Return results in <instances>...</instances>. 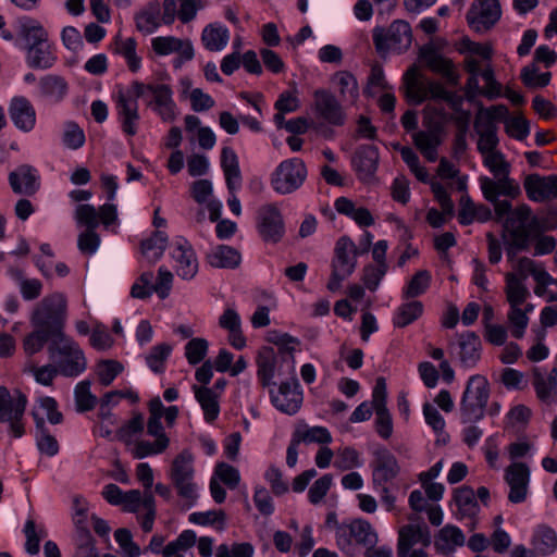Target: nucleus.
Here are the masks:
<instances>
[{
	"instance_id": "f257e3e1",
	"label": "nucleus",
	"mask_w": 557,
	"mask_h": 557,
	"mask_svg": "<svg viewBox=\"0 0 557 557\" xmlns=\"http://www.w3.org/2000/svg\"><path fill=\"white\" fill-rule=\"evenodd\" d=\"M149 91L152 100L148 103L163 122H173L177 115V107L173 99V91L165 84H144L138 81L129 86L116 85L112 94L117 121L123 133L135 136L139 125L138 99Z\"/></svg>"
},
{
	"instance_id": "f03ea898",
	"label": "nucleus",
	"mask_w": 557,
	"mask_h": 557,
	"mask_svg": "<svg viewBox=\"0 0 557 557\" xmlns=\"http://www.w3.org/2000/svg\"><path fill=\"white\" fill-rule=\"evenodd\" d=\"M67 317V299L62 293H53L42 298L35 307L30 323L34 327L52 333V339L64 335Z\"/></svg>"
},
{
	"instance_id": "7ed1b4c3",
	"label": "nucleus",
	"mask_w": 557,
	"mask_h": 557,
	"mask_svg": "<svg viewBox=\"0 0 557 557\" xmlns=\"http://www.w3.org/2000/svg\"><path fill=\"white\" fill-rule=\"evenodd\" d=\"M48 351L59 372L76 377L87 369V360L78 344L67 335H61L49 343Z\"/></svg>"
},
{
	"instance_id": "20e7f679",
	"label": "nucleus",
	"mask_w": 557,
	"mask_h": 557,
	"mask_svg": "<svg viewBox=\"0 0 557 557\" xmlns=\"http://www.w3.org/2000/svg\"><path fill=\"white\" fill-rule=\"evenodd\" d=\"M406 96L416 104L431 99L433 101L432 104L437 109H443L441 102L448 103L451 109H457L461 103V98L456 92L445 89L444 86L437 82L421 81L417 77L414 70L408 72Z\"/></svg>"
},
{
	"instance_id": "39448f33",
	"label": "nucleus",
	"mask_w": 557,
	"mask_h": 557,
	"mask_svg": "<svg viewBox=\"0 0 557 557\" xmlns=\"http://www.w3.org/2000/svg\"><path fill=\"white\" fill-rule=\"evenodd\" d=\"M169 478L186 506L188 508L195 506L199 498V485L194 480V456L189 450L185 449L174 457Z\"/></svg>"
},
{
	"instance_id": "423d86ee",
	"label": "nucleus",
	"mask_w": 557,
	"mask_h": 557,
	"mask_svg": "<svg viewBox=\"0 0 557 557\" xmlns=\"http://www.w3.org/2000/svg\"><path fill=\"white\" fill-rule=\"evenodd\" d=\"M448 112L444 109H437L434 104H428L425 108L426 129L416 132L412 136L414 145L431 162L437 160V147L442 143V125L448 120Z\"/></svg>"
},
{
	"instance_id": "0eeeda50",
	"label": "nucleus",
	"mask_w": 557,
	"mask_h": 557,
	"mask_svg": "<svg viewBox=\"0 0 557 557\" xmlns=\"http://www.w3.org/2000/svg\"><path fill=\"white\" fill-rule=\"evenodd\" d=\"M490 398V383L481 374L471 375L466 384L460 400V418L462 423L481 420L485 414Z\"/></svg>"
},
{
	"instance_id": "6e6552de",
	"label": "nucleus",
	"mask_w": 557,
	"mask_h": 557,
	"mask_svg": "<svg viewBox=\"0 0 557 557\" xmlns=\"http://www.w3.org/2000/svg\"><path fill=\"white\" fill-rule=\"evenodd\" d=\"M335 540L337 547L347 556L355 557L357 545L375 546L379 537L372 525L361 519L343 522L336 525Z\"/></svg>"
},
{
	"instance_id": "1a4fd4ad",
	"label": "nucleus",
	"mask_w": 557,
	"mask_h": 557,
	"mask_svg": "<svg viewBox=\"0 0 557 557\" xmlns=\"http://www.w3.org/2000/svg\"><path fill=\"white\" fill-rule=\"evenodd\" d=\"M307 166L299 158L283 160L270 175L272 189L280 195H289L299 189L307 178Z\"/></svg>"
},
{
	"instance_id": "9d476101",
	"label": "nucleus",
	"mask_w": 557,
	"mask_h": 557,
	"mask_svg": "<svg viewBox=\"0 0 557 557\" xmlns=\"http://www.w3.org/2000/svg\"><path fill=\"white\" fill-rule=\"evenodd\" d=\"M357 257L358 250L355 243L348 237H341L335 246L332 273L326 285L330 292H337L342 282L354 273L357 267Z\"/></svg>"
},
{
	"instance_id": "9b49d317",
	"label": "nucleus",
	"mask_w": 557,
	"mask_h": 557,
	"mask_svg": "<svg viewBox=\"0 0 557 557\" xmlns=\"http://www.w3.org/2000/svg\"><path fill=\"white\" fill-rule=\"evenodd\" d=\"M372 37L375 49L382 54L405 52L412 42L411 27L403 20L394 21L387 29L375 27Z\"/></svg>"
},
{
	"instance_id": "f8f14e48",
	"label": "nucleus",
	"mask_w": 557,
	"mask_h": 557,
	"mask_svg": "<svg viewBox=\"0 0 557 557\" xmlns=\"http://www.w3.org/2000/svg\"><path fill=\"white\" fill-rule=\"evenodd\" d=\"M26 396L15 391L13 394L7 387L0 386V422H8L14 437L24 434L22 419L26 408Z\"/></svg>"
},
{
	"instance_id": "ddd939ff",
	"label": "nucleus",
	"mask_w": 557,
	"mask_h": 557,
	"mask_svg": "<svg viewBox=\"0 0 557 557\" xmlns=\"http://www.w3.org/2000/svg\"><path fill=\"white\" fill-rule=\"evenodd\" d=\"M147 434L154 437L153 442L139 440L133 443L131 454L135 459H144L150 456L163 454L170 446V437L159 418H149L147 422Z\"/></svg>"
},
{
	"instance_id": "4468645a",
	"label": "nucleus",
	"mask_w": 557,
	"mask_h": 557,
	"mask_svg": "<svg viewBox=\"0 0 557 557\" xmlns=\"http://www.w3.org/2000/svg\"><path fill=\"white\" fill-rule=\"evenodd\" d=\"M257 230L267 243L276 244L283 238L285 224L281 209L276 203H267L258 209Z\"/></svg>"
},
{
	"instance_id": "2eb2a0df",
	"label": "nucleus",
	"mask_w": 557,
	"mask_h": 557,
	"mask_svg": "<svg viewBox=\"0 0 557 557\" xmlns=\"http://www.w3.org/2000/svg\"><path fill=\"white\" fill-rule=\"evenodd\" d=\"M171 258L176 274L191 280L198 272V259L191 244L184 237H175L171 244Z\"/></svg>"
},
{
	"instance_id": "dca6fc26",
	"label": "nucleus",
	"mask_w": 557,
	"mask_h": 557,
	"mask_svg": "<svg viewBox=\"0 0 557 557\" xmlns=\"http://www.w3.org/2000/svg\"><path fill=\"white\" fill-rule=\"evenodd\" d=\"M373 486H384L400 473L397 458L387 448L381 447L373 451L370 462Z\"/></svg>"
},
{
	"instance_id": "f3484780",
	"label": "nucleus",
	"mask_w": 557,
	"mask_h": 557,
	"mask_svg": "<svg viewBox=\"0 0 557 557\" xmlns=\"http://www.w3.org/2000/svg\"><path fill=\"white\" fill-rule=\"evenodd\" d=\"M313 100L314 111L319 119L333 126L345 124L347 115L335 95L326 89H317Z\"/></svg>"
},
{
	"instance_id": "a211bd4d",
	"label": "nucleus",
	"mask_w": 557,
	"mask_h": 557,
	"mask_svg": "<svg viewBox=\"0 0 557 557\" xmlns=\"http://www.w3.org/2000/svg\"><path fill=\"white\" fill-rule=\"evenodd\" d=\"M409 520L411 523L401 527L398 531L397 557H408L416 545L428 547L431 544L429 527L423 522L414 523V516H410Z\"/></svg>"
},
{
	"instance_id": "6ab92c4d",
	"label": "nucleus",
	"mask_w": 557,
	"mask_h": 557,
	"mask_svg": "<svg viewBox=\"0 0 557 557\" xmlns=\"http://www.w3.org/2000/svg\"><path fill=\"white\" fill-rule=\"evenodd\" d=\"M75 220L87 230L95 231L100 222L109 227L117 220V209L114 203H104L99 211L91 205H78L75 209Z\"/></svg>"
},
{
	"instance_id": "aec40b11",
	"label": "nucleus",
	"mask_w": 557,
	"mask_h": 557,
	"mask_svg": "<svg viewBox=\"0 0 557 557\" xmlns=\"http://www.w3.org/2000/svg\"><path fill=\"white\" fill-rule=\"evenodd\" d=\"M504 481L509 487L508 500L512 504L523 503L529 493L530 469L523 462H512L505 469Z\"/></svg>"
},
{
	"instance_id": "412c9836",
	"label": "nucleus",
	"mask_w": 557,
	"mask_h": 557,
	"mask_svg": "<svg viewBox=\"0 0 557 557\" xmlns=\"http://www.w3.org/2000/svg\"><path fill=\"white\" fill-rule=\"evenodd\" d=\"M498 0H474L467 13L469 25L476 32L491 28L500 17Z\"/></svg>"
},
{
	"instance_id": "4be33fe9",
	"label": "nucleus",
	"mask_w": 557,
	"mask_h": 557,
	"mask_svg": "<svg viewBox=\"0 0 557 557\" xmlns=\"http://www.w3.org/2000/svg\"><path fill=\"white\" fill-rule=\"evenodd\" d=\"M271 403L281 412L295 414L302 403V392L299 382L293 379L282 382L276 392L271 391Z\"/></svg>"
},
{
	"instance_id": "5701e85b",
	"label": "nucleus",
	"mask_w": 557,
	"mask_h": 557,
	"mask_svg": "<svg viewBox=\"0 0 557 557\" xmlns=\"http://www.w3.org/2000/svg\"><path fill=\"white\" fill-rule=\"evenodd\" d=\"M70 92V85L62 75L49 73L41 76L36 86L35 96L51 104L61 103Z\"/></svg>"
},
{
	"instance_id": "b1692460",
	"label": "nucleus",
	"mask_w": 557,
	"mask_h": 557,
	"mask_svg": "<svg viewBox=\"0 0 557 557\" xmlns=\"http://www.w3.org/2000/svg\"><path fill=\"white\" fill-rule=\"evenodd\" d=\"M351 165L358 180L369 185L375 181L379 165V149L372 145L360 146L352 156Z\"/></svg>"
},
{
	"instance_id": "393cba45",
	"label": "nucleus",
	"mask_w": 557,
	"mask_h": 557,
	"mask_svg": "<svg viewBox=\"0 0 557 557\" xmlns=\"http://www.w3.org/2000/svg\"><path fill=\"white\" fill-rule=\"evenodd\" d=\"M9 183L15 194L32 196L40 187V175L33 165L21 164L9 174Z\"/></svg>"
},
{
	"instance_id": "a878e982",
	"label": "nucleus",
	"mask_w": 557,
	"mask_h": 557,
	"mask_svg": "<svg viewBox=\"0 0 557 557\" xmlns=\"http://www.w3.org/2000/svg\"><path fill=\"white\" fill-rule=\"evenodd\" d=\"M153 51L159 55L178 53L175 62L190 61L194 58V47L190 40L180 39L174 36H159L151 40Z\"/></svg>"
},
{
	"instance_id": "bb28decb",
	"label": "nucleus",
	"mask_w": 557,
	"mask_h": 557,
	"mask_svg": "<svg viewBox=\"0 0 557 557\" xmlns=\"http://www.w3.org/2000/svg\"><path fill=\"white\" fill-rule=\"evenodd\" d=\"M9 115L14 126L24 133H29L36 125V110L32 102L23 96L12 98Z\"/></svg>"
},
{
	"instance_id": "cd10ccee",
	"label": "nucleus",
	"mask_w": 557,
	"mask_h": 557,
	"mask_svg": "<svg viewBox=\"0 0 557 557\" xmlns=\"http://www.w3.org/2000/svg\"><path fill=\"white\" fill-rule=\"evenodd\" d=\"M454 499L457 507L456 518L458 520L469 519L467 527L474 530L478 525L480 506L473 490L466 486L460 487L455 492Z\"/></svg>"
},
{
	"instance_id": "c85d7f7f",
	"label": "nucleus",
	"mask_w": 557,
	"mask_h": 557,
	"mask_svg": "<svg viewBox=\"0 0 557 557\" xmlns=\"http://www.w3.org/2000/svg\"><path fill=\"white\" fill-rule=\"evenodd\" d=\"M524 188L528 197L536 202L557 198V175H530L525 178Z\"/></svg>"
},
{
	"instance_id": "c756f323",
	"label": "nucleus",
	"mask_w": 557,
	"mask_h": 557,
	"mask_svg": "<svg viewBox=\"0 0 557 557\" xmlns=\"http://www.w3.org/2000/svg\"><path fill=\"white\" fill-rule=\"evenodd\" d=\"M55 46L50 40L25 49V61L28 67L35 70H49L57 63Z\"/></svg>"
},
{
	"instance_id": "7c9ffc66",
	"label": "nucleus",
	"mask_w": 557,
	"mask_h": 557,
	"mask_svg": "<svg viewBox=\"0 0 557 557\" xmlns=\"http://www.w3.org/2000/svg\"><path fill=\"white\" fill-rule=\"evenodd\" d=\"M221 168L230 193H236L242 187V173L238 157L233 148L224 147L221 151Z\"/></svg>"
},
{
	"instance_id": "2f4dec72",
	"label": "nucleus",
	"mask_w": 557,
	"mask_h": 557,
	"mask_svg": "<svg viewBox=\"0 0 557 557\" xmlns=\"http://www.w3.org/2000/svg\"><path fill=\"white\" fill-rule=\"evenodd\" d=\"M458 356L462 368L475 367L481 357V341L473 332H467L459 337Z\"/></svg>"
},
{
	"instance_id": "473e14b6",
	"label": "nucleus",
	"mask_w": 557,
	"mask_h": 557,
	"mask_svg": "<svg viewBox=\"0 0 557 557\" xmlns=\"http://www.w3.org/2000/svg\"><path fill=\"white\" fill-rule=\"evenodd\" d=\"M207 261L216 269H236L242 262V255L234 247L218 245L209 250Z\"/></svg>"
},
{
	"instance_id": "72a5a7b5",
	"label": "nucleus",
	"mask_w": 557,
	"mask_h": 557,
	"mask_svg": "<svg viewBox=\"0 0 557 557\" xmlns=\"http://www.w3.org/2000/svg\"><path fill=\"white\" fill-rule=\"evenodd\" d=\"M196 400L199 403L205 420L209 423L215 421L220 414V393L206 386H194Z\"/></svg>"
},
{
	"instance_id": "f704fd0d",
	"label": "nucleus",
	"mask_w": 557,
	"mask_h": 557,
	"mask_svg": "<svg viewBox=\"0 0 557 557\" xmlns=\"http://www.w3.org/2000/svg\"><path fill=\"white\" fill-rule=\"evenodd\" d=\"M33 418L35 426H48L46 421L51 424H59L62 421V413L58 410V404L52 397H40L33 408Z\"/></svg>"
},
{
	"instance_id": "c9c22d12",
	"label": "nucleus",
	"mask_w": 557,
	"mask_h": 557,
	"mask_svg": "<svg viewBox=\"0 0 557 557\" xmlns=\"http://www.w3.org/2000/svg\"><path fill=\"white\" fill-rule=\"evenodd\" d=\"M534 388L537 397L546 405H557V370L547 374L534 373Z\"/></svg>"
},
{
	"instance_id": "e433bc0d",
	"label": "nucleus",
	"mask_w": 557,
	"mask_h": 557,
	"mask_svg": "<svg viewBox=\"0 0 557 557\" xmlns=\"http://www.w3.org/2000/svg\"><path fill=\"white\" fill-rule=\"evenodd\" d=\"M334 208L339 214L346 215L355 221L359 226H371L374 219L371 212L364 207H358L352 200L346 197H339L334 202Z\"/></svg>"
},
{
	"instance_id": "4c0bfd02",
	"label": "nucleus",
	"mask_w": 557,
	"mask_h": 557,
	"mask_svg": "<svg viewBox=\"0 0 557 557\" xmlns=\"http://www.w3.org/2000/svg\"><path fill=\"white\" fill-rule=\"evenodd\" d=\"M257 376L263 387L273 383L276 368V356L274 349L269 346L262 347L257 356Z\"/></svg>"
},
{
	"instance_id": "58836bf2",
	"label": "nucleus",
	"mask_w": 557,
	"mask_h": 557,
	"mask_svg": "<svg viewBox=\"0 0 557 557\" xmlns=\"http://www.w3.org/2000/svg\"><path fill=\"white\" fill-rule=\"evenodd\" d=\"M18 34L25 44V49L29 46L49 40L48 32L44 28L41 23L29 16H24L18 20Z\"/></svg>"
},
{
	"instance_id": "ea45409f",
	"label": "nucleus",
	"mask_w": 557,
	"mask_h": 557,
	"mask_svg": "<svg viewBox=\"0 0 557 557\" xmlns=\"http://www.w3.org/2000/svg\"><path fill=\"white\" fill-rule=\"evenodd\" d=\"M466 542L463 532L456 525L446 524L435 539V547L442 554H450Z\"/></svg>"
},
{
	"instance_id": "a19ab883",
	"label": "nucleus",
	"mask_w": 557,
	"mask_h": 557,
	"mask_svg": "<svg viewBox=\"0 0 557 557\" xmlns=\"http://www.w3.org/2000/svg\"><path fill=\"white\" fill-rule=\"evenodd\" d=\"M230 40V32L226 26L213 23L207 25L201 34V41L209 51L223 50Z\"/></svg>"
},
{
	"instance_id": "79ce46f5",
	"label": "nucleus",
	"mask_w": 557,
	"mask_h": 557,
	"mask_svg": "<svg viewBox=\"0 0 557 557\" xmlns=\"http://www.w3.org/2000/svg\"><path fill=\"white\" fill-rule=\"evenodd\" d=\"M136 27L144 34L154 33L162 22L159 2H151L135 15Z\"/></svg>"
},
{
	"instance_id": "37998d69",
	"label": "nucleus",
	"mask_w": 557,
	"mask_h": 557,
	"mask_svg": "<svg viewBox=\"0 0 557 557\" xmlns=\"http://www.w3.org/2000/svg\"><path fill=\"white\" fill-rule=\"evenodd\" d=\"M474 131L479 136L478 150L482 156L497 150L499 140L496 125H492L488 121H475Z\"/></svg>"
},
{
	"instance_id": "c03bdc74",
	"label": "nucleus",
	"mask_w": 557,
	"mask_h": 557,
	"mask_svg": "<svg viewBox=\"0 0 557 557\" xmlns=\"http://www.w3.org/2000/svg\"><path fill=\"white\" fill-rule=\"evenodd\" d=\"M531 543L537 554L550 555L557 549V533L547 525H539L533 532Z\"/></svg>"
},
{
	"instance_id": "a18cd8bd",
	"label": "nucleus",
	"mask_w": 557,
	"mask_h": 557,
	"mask_svg": "<svg viewBox=\"0 0 557 557\" xmlns=\"http://www.w3.org/2000/svg\"><path fill=\"white\" fill-rule=\"evenodd\" d=\"M422 58L433 72L444 76L451 85H457L459 76L450 60L433 51L423 52Z\"/></svg>"
},
{
	"instance_id": "49530a36",
	"label": "nucleus",
	"mask_w": 557,
	"mask_h": 557,
	"mask_svg": "<svg viewBox=\"0 0 557 557\" xmlns=\"http://www.w3.org/2000/svg\"><path fill=\"white\" fill-rule=\"evenodd\" d=\"M168 245V236L164 232L156 231L149 238L141 242V253L150 263L157 262Z\"/></svg>"
},
{
	"instance_id": "de8ad7c7",
	"label": "nucleus",
	"mask_w": 557,
	"mask_h": 557,
	"mask_svg": "<svg viewBox=\"0 0 557 557\" xmlns=\"http://www.w3.org/2000/svg\"><path fill=\"white\" fill-rule=\"evenodd\" d=\"M333 82L338 86L344 101L355 104L359 98V87L356 77L347 72L339 71L334 74Z\"/></svg>"
},
{
	"instance_id": "09e8293b",
	"label": "nucleus",
	"mask_w": 557,
	"mask_h": 557,
	"mask_svg": "<svg viewBox=\"0 0 557 557\" xmlns=\"http://www.w3.org/2000/svg\"><path fill=\"white\" fill-rule=\"evenodd\" d=\"M507 300L510 306H522L529 296V290L524 285L522 278L515 273L506 274V287H505Z\"/></svg>"
},
{
	"instance_id": "8fccbe9b",
	"label": "nucleus",
	"mask_w": 557,
	"mask_h": 557,
	"mask_svg": "<svg viewBox=\"0 0 557 557\" xmlns=\"http://www.w3.org/2000/svg\"><path fill=\"white\" fill-rule=\"evenodd\" d=\"M423 312V305L411 300L400 305L394 313L393 323L396 327H405L414 322Z\"/></svg>"
},
{
	"instance_id": "3c124183",
	"label": "nucleus",
	"mask_w": 557,
	"mask_h": 557,
	"mask_svg": "<svg viewBox=\"0 0 557 557\" xmlns=\"http://www.w3.org/2000/svg\"><path fill=\"white\" fill-rule=\"evenodd\" d=\"M508 239L506 242V253L512 260L517 253L529 247L530 232L528 227H508Z\"/></svg>"
},
{
	"instance_id": "603ef678",
	"label": "nucleus",
	"mask_w": 557,
	"mask_h": 557,
	"mask_svg": "<svg viewBox=\"0 0 557 557\" xmlns=\"http://www.w3.org/2000/svg\"><path fill=\"white\" fill-rule=\"evenodd\" d=\"M35 440L41 455L53 457L59 453V443L49 426H35Z\"/></svg>"
},
{
	"instance_id": "864d4df0",
	"label": "nucleus",
	"mask_w": 557,
	"mask_h": 557,
	"mask_svg": "<svg viewBox=\"0 0 557 557\" xmlns=\"http://www.w3.org/2000/svg\"><path fill=\"white\" fill-rule=\"evenodd\" d=\"M196 544V533L193 530L183 531L174 541L165 545L162 550L164 557H184L182 554Z\"/></svg>"
},
{
	"instance_id": "5fc2aeb1",
	"label": "nucleus",
	"mask_w": 557,
	"mask_h": 557,
	"mask_svg": "<svg viewBox=\"0 0 557 557\" xmlns=\"http://www.w3.org/2000/svg\"><path fill=\"white\" fill-rule=\"evenodd\" d=\"M172 350V345L168 343H161L153 346L146 356V363L148 368L154 373H163L165 370V362L171 356Z\"/></svg>"
},
{
	"instance_id": "6e6d98bb",
	"label": "nucleus",
	"mask_w": 557,
	"mask_h": 557,
	"mask_svg": "<svg viewBox=\"0 0 557 557\" xmlns=\"http://www.w3.org/2000/svg\"><path fill=\"white\" fill-rule=\"evenodd\" d=\"M363 466V459L361 454L351 446L338 448L335 451L334 467L342 470H351L355 468H361Z\"/></svg>"
},
{
	"instance_id": "4d7b16f0",
	"label": "nucleus",
	"mask_w": 557,
	"mask_h": 557,
	"mask_svg": "<svg viewBox=\"0 0 557 557\" xmlns=\"http://www.w3.org/2000/svg\"><path fill=\"white\" fill-rule=\"evenodd\" d=\"M521 81L529 88H543L547 86L552 78V73L540 72L535 62L524 66L521 70Z\"/></svg>"
},
{
	"instance_id": "13d9d810",
	"label": "nucleus",
	"mask_w": 557,
	"mask_h": 557,
	"mask_svg": "<svg viewBox=\"0 0 557 557\" xmlns=\"http://www.w3.org/2000/svg\"><path fill=\"white\" fill-rule=\"evenodd\" d=\"M431 283V274L426 270L418 271L403 289L404 299H412L424 294Z\"/></svg>"
},
{
	"instance_id": "bf43d9fd",
	"label": "nucleus",
	"mask_w": 557,
	"mask_h": 557,
	"mask_svg": "<svg viewBox=\"0 0 557 557\" xmlns=\"http://www.w3.org/2000/svg\"><path fill=\"white\" fill-rule=\"evenodd\" d=\"M90 381L84 380L76 384L74 397L77 411L85 412L95 408L97 397L90 391Z\"/></svg>"
},
{
	"instance_id": "052dcab7",
	"label": "nucleus",
	"mask_w": 557,
	"mask_h": 557,
	"mask_svg": "<svg viewBox=\"0 0 557 557\" xmlns=\"http://www.w3.org/2000/svg\"><path fill=\"white\" fill-rule=\"evenodd\" d=\"M507 320L515 338H522L529 325V317L522 311V306H510L507 312Z\"/></svg>"
},
{
	"instance_id": "680f3d73",
	"label": "nucleus",
	"mask_w": 557,
	"mask_h": 557,
	"mask_svg": "<svg viewBox=\"0 0 557 557\" xmlns=\"http://www.w3.org/2000/svg\"><path fill=\"white\" fill-rule=\"evenodd\" d=\"M122 371V363L112 359L101 360L96 367V374L103 386H109Z\"/></svg>"
},
{
	"instance_id": "e2e57ef3",
	"label": "nucleus",
	"mask_w": 557,
	"mask_h": 557,
	"mask_svg": "<svg viewBox=\"0 0 557 557\" xmlns=\"http://www.w3.org/2000/svg\"><path fill=\"white\" fill-rule=\"evenodd\" d=\"M531 208L528 205H520L515 210H512L511 214L506 220L507 227H528L530 230L535 228L537 226V219L532 218L531 222L528 224V221L531 218Z\"/></svg>"
},
{
	"instance_id": "0e129e2a",
	"label": "nucleus",
	"mask_w": 557,
	"mask_h": 557,
	"mask_svg": "<svg viewBox=\"0 0 557 557\" xmlns=\"http://www.w3.org/2000/svg\"><path fill=\"white\" fill-rule=\"evenodd\" d=\"M255 547L248 542L220 544L215 549V557H253Z\"/></svg>"
},
{
	"instance_id": "69168bd1",
	"label": "nucleus",
	"mask_w": 557,
	"mask_h": 557,
	"mask_svg": "<svg viewBox=\"0 0 557 557\" xmlns=\"http://www.w3.org/2000/svg\"><path fill=\"white\" fill-rule=\"evenodd\" d=\"M50 339L52 342V333L34 327V331L29 333L24 339V349L27 355H35L40 351L46 343Z\"/></svg>"
},
{
	"instance_id": "338daca9",
	"label": "nucleus",
	"mask_w": 557,
	"mask_h": 557,
	"mask_svg": "<svg viewBox=\"0 0 557 557\" xmlns=\"http://www.w3.org/2000/svg\"><path fill=\"white\" fill-rule=\"evenodd\" d=\"M116 52L126 60L132 72H137L140 69L141 59L136 53V41L133 38L117 41Z\"/></svg>"
},
{
	"instance_id": "774afa93",
	"label": "nucleus",
	"mask_w": 557,
	"mask_h": 557,
	"mask_svg": "<svg viewBox=\"0 0 557 557\" xmlns=\"http://www.w3.org/2000/svg\"><path fill=\"white\" fill-rule=\"evenodd\" d=\"M62 143L72 150L81 148L85 144L84 131L75 122H66L63 127Z\"/></svg>"
}]
</instances>
